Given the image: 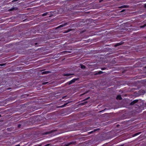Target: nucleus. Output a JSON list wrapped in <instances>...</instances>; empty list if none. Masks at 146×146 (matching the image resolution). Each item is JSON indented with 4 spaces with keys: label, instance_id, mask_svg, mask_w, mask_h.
<instances>
[{
    "label": "nucleus",
    "instance_id": "obj_24",
    "mask_svg": "<svg viewBox=\"0 0 146 146\" xmlns=\"http://www.w3.org/2000/svg\"><path fill=\"white\" fill-rule=\"evenodd\" d=\"M1 115H0V117H1Z\"/></svg>",
    "mask_w": 146,
    "mask_h": 146
},
{
    "label": "nucleus",
    "instance_id": "obj_4",
    "mask_svg": "<svg viewBox=\"0 0 146 146\" xmlns=\"http://www.w3.org/2000/svg\"><path fill=\"white\" fill-rule=\"evenodd\" d=\"M116 99L117 100H121V97L120 95H119L117 96L116 97Z\"/></svg>",
    "mask_w": 146,
    "mask_h": 146
},
{
    "label": "nucleus",
    "instance_id": "obj_12",
    "mask_svg": "<svg viewBox=\"0 0 146 146\" xmlns=\"http://www.w3.org/2000/svg\"><path fill=\"white\" fill-rule=\"evenodd\" d=\"M140 133H137L135 134H134L133 135V136H136L139 135Z\"/></svg>",
    "mask_w": 146,
    "mask_h": 146
},
{
    "label": "nucleus",
    "instance_id": "obj_21",
    "mask_svg": "<svg viewBox=\"0 0 146 146\" xmlns=\"http://www.w3.org/2000/svg\"><path fill=\"white\" fill-rule=\"evenodd\" d=\"M15 146H19V145H15Z\"/></svg>",
    "mask_w": 146,
    "mask_h": 146
},
{
    "label": "nucleus",
    "instance_id": "obj_2",
    "mask_svg": "<svg viewBox=\"0 0 146 146\" xmlns=\"http://www.w3.org/2000/svg\"><path fill=\"white\" fill-rule=\"evenodd\" d=\"M74 143L73 142H70V143H66L65 144L62 145L61 146H68Z\"/></svg>",
    "mask_w": 146,
    "mask_h": 146
},
{
    "label": "nucleus",
    "instance_id": "obj_25",
    "mask_svg": "<svg viewBox=\"0 0 146 146\" xmlns=\"http://www.w3.org/2000/svg\"><path fill=\"white\" fill-rule=\"evenodd\" d=\"M145 68H146V66L145 67Z\"/></svg>",
    "mask_w": 146,
    "mask_h": 146
},
{
    "label": "nucleus",
    "instance_id": "obj_5",
    "mask_svg": "<svg viewBox=\"0 0 146 146\" xmlns=\"http://www.w3.org/2000/svg\"><path fill=\"white\" fill-rule=\"evenodd\" d=\"M73 74H69V73H67L65 74L64 75V76H69L70 75H71Z\"/></svg>",
    "mask_w": 146,
    "mask_h": 146
},
{
    "label": "nucleus",
    "instance_id": "obj_18",
    "mask_svg": "<svg viewBox=\"0 0 146 146\" xmlns=\"http://www.w3.org/2000/svg\"><path fill=\"white\" fill-rule=\"evenodd\" d=\"M102 72H102V71H100V72H99V74H100V73H102Z\"/></svg>",
    "mask_w": 146,
    "mask_h": 146
},
{
    "label": "nucleus",
    "instance_id": "obj_19",
    "mask_svg": "<svg viewBox=\"0 0 146 146\" xmlns=\"http://www.w3.org/2000/svg\"><path fill=\"white\" fill-rule=\"evenodd\" d=\"M101 70H104V68H101Z\"/></svg>",
    "mask_w": 146,
    "mask_h": 146
},
{
    "label": "nucleus",
    "instance_id": "obj_14",
    "mask_svg": "<svg viewBox=\"0 0 146 146\" xmlns=\"http://www.w3.org/2000/svg\"><path fill=\"white\" fill-rule=\"evenodd\" d=\"M87 102H84L83 103H82L81 104L82 105H84Z\"/></svg>",
    "mask_w": 146,
    "mask_h": 146
},
{
    "label": "nucleus",
    "instance_id": "obj_3",
    "mask_svg": "<svg viewBox=\"0 0 146 146\" xmlns=\"http://www.w3.org/2000/svg\"><path fill=\"white\" fill-rule=\"evenodd\" d=\"M67 25V23H65L64 24H62L61 25H60L59 26L57 27V28H60L64 26H65L66 25Z\"/></svg>",
    "mask_w": 146,
    "mask_h": 146
},
{
    "label": "nucleus",
    "instance_id": "obj_23",
    "mask_svg": "<svg viewBox=\"0 0 146 146\" xmlns=\"http://www.w3.org/2000/svg\"><path fill=\"white\" fill-rule=\"evenodd\" d=\"M89 98V97H88L86 99H88Z\"/></svg>",
    "mask_w": 146,
    "mask_h": 146
},
{
    "label": "nucleus",
    "instance_id": "obj_6",
    "mask_svg": "<svg viewBox=\"0 0 146 146\" xmlns=\"http://www.w3.org/2000/svg\"><path fill=\"white\" fill-rule=\"evenodd\" d=\"M68 103L64 104L62 106H60L59 107L60 108H63L66 106V105L68 104Z\"/></svg>",
    "mask_w": 146,
    "mask_h": 146
},
{
    "label": "nucleus",
    "instance_id": "obj_7",
    "mask_svg": "<svg viewBox=\"0 0 146 146\" xmlns=\"http://www.w3.org/2000/svg\"><path fill=\"white\" fill-rule=\"evenodd\" d=\"M49 71H44L42 72L43 74H47L48 73H49Z\"/></svg>",
    "mask_w": 146,
    "mask_h": 146
},
{
    "label": "nucleus",
    "instance_id": "obj_22",
    "mask_svg": "<svg viewBox=\"0 0 146 146\" xmlns=\"http://www.w3.org/2000/svg\"><path fill=\"white\" fill-rule=\"evenodd\" d=\"M96 131V129H94V131Z\"/></svg>",
    "mask_w": 146,
    "mask_h": 146
},
{
    "label": "nucleus",
    "instance_id": "obj_8",
    "mask_svg": "<svg viewBox=\"0 0 146 146\" xmlns=\"http://www.w3.org/2000/svg\"><path fill=\"white\" fill-rule=\"evenodd\" d=\"M80 66H81V68L82 69H84L86 68V67L85 66H84V65H82V64H81Z\"/></svg>",
    "mask_w": 146,
    "mask_h": 146
},
{
    "label": "nucleus",
    "instance_id": "obj_1",
    "mask_svg": "<svg viewBox=\"0 0 146 146\" xmlns=\"http://www.w3.org/2000/svg\"><path fill=\"white\" fill-rule=\"evenodd\" d=\"M79 79V78H74L72 80H71V81H69L68 82V84L69 85L73 83L76 80H77Z\"/></svg>",
    "mask_w": 146,
    "mask_h": 146
},
{
    "label": "nucleus",
    "instance_id": "obj_16",
    "mask_svg": "<svg viewBox=\"0 0 146 146\" xmlns=\"http://www.w3.org/2000/svg\"><path fill=\"white\" fill-rule=\"evenodd\" d=\"M134 101H133V102H132L131 103V105H133V104H134Z\"/></svg>",
    "mask_w": 146,
    "mask_h": 146
},
{
    "label": "nucleus",
    "instance_id": "obj_17",
    "mask_svg": "<svg viewBox=\"0 0 146 146\" xmlns=\"http://www.w3.org/2000/svg\"><path fill=\"white\" fill-rule=\"evenodd\" d=\"M4 65V64H0V66H3Z\"/></svg>",
    "mask_w": 146,
    "mask_h": 146
},
{
    "label": "nucleus",
    "instance_id": "obj_9",
    "mask_svg": "<svg viewBox=\"0 0 146 146\" xmlns=\"http://www.w3.org/2000/svg\"><path fill=\"white\" fill-rule=\"evenodd\" d=\"M47 12H46V13H43L42 15V16H46L47 15Z\"/></svg>",
    "mask_w": 146,
    "mask_h": 146
},
{
    "label": "nucleus",
    "instance_id": "obj_10",
    "mask_svg": "<svg viewBox=\"0 0 146 146\" xmlns=\"http://www.w3.org/2000/svg\"><path fill=\"white\" fill-rule=\"evenodd\" d=\"M127 7V5H123L121 6L120 7L121 8H124L125 7Z\"/></svg>",
    "mask_w": 146,
    "mask_h": 146
},
{
    "label": "nucleus",
    "instance_id": "obj_20",
    "mask_svg": "<svg viewBox=\"0 0 146 146\" xmlns=\"http://www.w3.org/2000/svg\"><path fill=\"white\" fill-rule=\"evenodd\" d=\"M93 131H91V132H90V133H91L92 132H93Z\"/></svg>",
    "mask_w": 146,
    "mask_h": 146
},
{
    "label": "nucleus",
    "instance_id": "obj_11",
    "mask_svg": "<svg viewBox=\"0 0 146 146\" xmlns=\"http://www.w3.org/2000/svg\"><path fill=\"white\" fill-rule=\"evenodd\" d=\"M146 26V24H144L143 25L140 26V28H142L145 27Z\"/></svg>",
    "mask_w": 146,
    "mask_h": 146
},
{
    "label": "nucleus",
    "instance_id": "obj_13",
    "mask_svg": "<svg viewBox=\"0 0 146 146\" xmlns=\"http://www.w3.org/2000/svg\"><path fill=\"white\" fill-rule=\"evenodd\" d=\"M48 83V82H44L42 83V84L43 85H45V84H47V83Z\"/></svg>",
    "mask_w": 146,
    "mask_h": 146
},
{
    "label": "nucleus",
    "instance_id": "obj_15",
    "mask_svg": "<svg viewBox=\"0 0 146 146\" xmlns=\"http://www.w3.org/2000/svg\"><path fill=\"white\" fill-rule=\"evenodd\" d=\"M121 44H120V43H117V44H116L115 46H119V45H121Z\"/></svg>",
    "mask_w": 146,
    "mask_h": 146
}]
</instances>
